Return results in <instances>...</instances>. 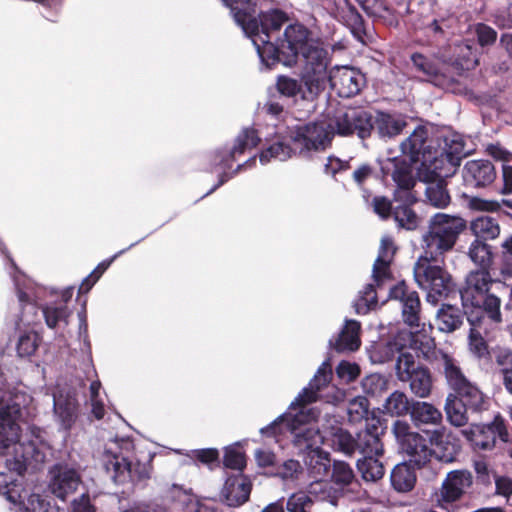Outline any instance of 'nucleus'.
Segmentation results:
<instances>
[{
	"label": "nucleus",
	"mask_w": 512,
	"mask_h": 512,
	"mask_svg": "<svg viewBox=\"0 0 512 512\" xmlns=\"http://www.w3.org/2000/svg\"><path fill=\"white\" fill-rule=\"evenodd\" d=\"M466 226L460 216L436 213L422 235V253L414 265V279L433 305L447 297L453 285L451 275L438 263H443L444 255L454 248Z\"/></svg>",
	"instance_id": "nucleus-1"
},
{
	"label": "nucleus",
	"mask_w": 512,
	"mask_h": 512,
	"mask_svg": "<svg viewBox=\"0 0 512 512\" xmlns=\"http://www.w3.org/2000/svg\"><path fill=\"white\" fill-rule=\"evenodd\" d=\"M17 398L0 388V454L8 455L11 450L14 453L13 458L6 459L5 470L0 471V494L14 504L22 501L23 487L19 478L36 452L32 442H20L17 420L21 416V406Z\"/></svg>",
	"instance_id": "nucleus-2"
},
{
	"label": "nucleus",
	"mask_w": 512,
	"mask_h": 512,
	"mask_svg": "<svg viewBox=\"0 0 512 512\" xmlns=\"http://www.w3.org/2000/svg\"><path fill=\"white\" fill-rule=\"evenodd\" d=\"M500 282L492 277L490 271L471 270L467 273L459 289L462 307L470 325L484 320L485 316L494 323L502 322L501 299L491 292L494 283Z\"/></svg>",
	"instance_id": "nucleus-3"
},
{
	"label": "nucleus",
	"mask_w": 512,
	"mask_h": 512,
	"mask_svg": "<svg viewBox=\"0 0 512 512\" xmlns=\"http://www.w3.org/2000/svg\"><path fill=\"white\" fill-rule=\"evenodd\" d=\"M229 7L235 22L248 37L268 36L278 33L288 21L287 14L280 9H270L257 14L259 0H221Z\"/></svg>",
	"instance_id": "nucleus-4"
},
{
	"label": "nucleus",
	"mask_w": 512,
	"mask_h": 512,
	"mask_svg": "<svg viewBox=\"0 0 512 512\" xmlns=\"http://www.w3.org/2000/svg\"><path fill=\"white\" fill-rule=\"evenodd\" d=\"M302 57L301 81L305 87L304 98H316L322 93L329 82L331 62L330 53L321 40L311 42Z\"/></svg>",
	"instance_id": "nucleus-5"
},
{
	"label": "nucleus",
	"mask_w": 512,
	"mask_h": 512,
	"mask_svg": "<svg viewBox=\"0 0 512 512\" xmlns=\"http://www.w3.org/2000/svg\"><path fill=\"white\" fill-rule=\"evenodd\" d=\"M473 486V475L467 469L448 472L440 487L430 495L433 508L443 512H459V503L466 497Z\"/></svg>",
	"instance_id": "nucleus-6"
},
{
	"label": "nucleus",
	"mask_w": 512,
	"mask_h": 512,
	"mask_svg": "<svg viewBox=\"0 0 512 512\" xmlns=\"http://www.w3.org/2000/svg\"><path fill=\"white\" fill-rule=\"evenodd\" d=\"M335 134L333 124L319 121L297 125L290 138L298 155L308 158L312 153L321 152L330 147Z\"/></svg>",
	"instance_id": "nucleus-7"
},
{
	"label": "nucleus",
	"mask_w": 512,
	"mask_h": 512,
	"mask_svg": "<svg viewBox=\"0 0 512 512\" xmlns=\"http://www.w3.org/2000/svg\"><path fill=\"white\" fill-rule=\"evenodd\" d=\"M260 142L257 131L253 128H244L235 140L232 149H221L211 154L212 164L215 168L222 170L219 181L205 195H209L227 182L234 174H236L245 164H239L237 168L229 174L227 171L232 168L234 161L238 155L243 154L246 150L255 148Z\"/></svg>",
	"instance_id": "nucleus-8"
},
{
	"label": "nucleus",
	"mask_w": 512,
	"mask_h": 512,
	"mask_svg": "<svg viewBox=\"0 0 512 512\" xmlns=\"http://www.w3.org/2000/svg\"><path fill=\"white\" fill-rule=\"evenodd\" d=\"M396 376L401 382H408L411 392L418 398H428L433 389V378L430 370L416 362L414 355L403 352L398 355Z\"/></svg>",
	"instance_id": "nucleus-9"
},
{
	"label": "nucleus",
	"mask_w": 512,
	"mask_h": 512,
	"mask_svg": "<svg viewBox=\"0 0 512 512\" xmlns=\"http://www.w3.org/2000/svg\"><path fill=\"white\" fill-rule=\"evenodd\" d=\"M412 163L404 157L395 156L387 158L380 164L382 175L384 177L391 176L397 186L394 192V200L396 202H406L408 204H415L417 202V196L413 192L416 178L413 173Z\"/></svg>",
	"instance_id": "nucleus-10"
},
{
	"label": "nucleus",
	"mask_w": 512,
	"mask_h": 512,
	"mask_svg": "<svg viewBox=\"0 0 512 512\" xmlns=\"http://www.w3.org/2000/svg\"><path fill=\"white\" fill-rule=\"evenodd\" d=\"M392 432L401 451L415 466L421 468L431 460L434 450L430 447L428 440L419 432L412 431L407 421L396 420L393 423Z\"/></svg>",
	"instance_id": "nucleus-11"
},
{
	"label": "nucleus",
	"mask_w": 512,
	"mask_h": 512,
	"mask_svg": "<svg viewBox=\"0 0 512 512\" xmlns=\"http://www.w3.org/2000/svg\"><path fill=\"white\" fill-rule=\"evenodd\" d=\"M103 466L116 483H124L127 479L141 481L150 477L151 467L140 462L132 463L121 454L106 450L103 454Z\"/></svg>",
	"instance_id": "nucleus-12"
},
{
	"label": "nucleus",
	"mask_w": 512,
	"mask_h": 512,
	"mask_svg": "<svg viewBox=\"0 0 512 512\" xmlns=\"http://www.w3.org/2000/svg\"><path fill=\"white\" fill-rule=\"evenodd\" d=\"M336 134L349 136L354 133L361 139L370 137L374 130V120L370 112L357 107L347 108L338 113L333 121Z\"/></svg>",
	"instance_id": "nucleus-13"
},
{
	"label": "nucleus",
	"mask_w": 512,
	"mask_h": 512,
	"mask_svg": "<svg viewBox=\"0 0 512 512\" xmlns=\"http://www.w3.org/2000/svg\"><path fill=\"white\" fill-rule=\"evenodd\" d=\"M409 414L416 428L428 432L427 428L432 427L430 440L435 444H439L445 431L442 411L430 402L412 401Z\"/></svg>",
	"instance_id": "nucleus-14"
},
{
	"label": "nucleus",
	"mask_w": 512,
	"mask_h": 512,
	"mask_svg": "<svg viewBox=\"0 0 512 512\" xmlns=\"http://www.w3.org/2000/svg\"><path fill=\"white\" fill-rule=\"evenodd\" d=\"M319 39L313 38L311 31L304 25L295 23L288 25L280 38V51L284 55L283 64L292 66L297 62V58L302 54L311 42H317Z\"/></svg>",
	"instance_id": "nucleus-15"
},
{
	"label": "nucleus",
	"mask_w": 512,
	"mask_h": 512,
	"mask_svg": "<svg viewBox=\"0 0 512 512\" xmlns=\"http://www.w3.org/2000/svg\"><path fill=\"white\" fill-rule=\"evenodd\" d=\"M461 434L475 447L481 450H491L499 437L503 442L508 441L509 433L500 417L489 424H471L461 430Z\"/></svg>",
	"instance_id": "nucleus-16"
},
{
	"label": "nucleus",
	"mask_w": 512,
	"mask_h": 512,
	"mask_svg": "<svg viewBox=\"0 0 512 512\" xmlns=\"http://www.w3.org/2000/svg\"><path fill=\"white\" fill-rule=\"evenodd\" d=\"M330 87L339 97L351 98L358 95L366 85L365 75L349 66H335L330 70Z\"/></svg>",
	"instance_id": "nucleus-17"
},
{
	"label": "nucleus",
	"mask_w": 512,
	"mask_h": 512,
	"mask_svg": "<svg viewBox=\"0 0 512 512\" xmlns=\"http://www.w3.org/2000/svg\"><path fill=\"white\" fill-rule=\"evenodd\" d=\"M49 475V490L63 501L76 491L81 482L79 473L66 464H55L49 470Z\"/></svg>",
	"instance_id": "nucleus-18"
},
{
	"label": "nucleus",
	"mask_w": 512,
	"mask_h": 512,
	"mask_svg": "<svg viewBox=\"0 0 512 512\" xmlns=\"http://www.w3.org/2000/svg\"><path fill=\"white\" fill-rule=\"evenodd\" d=\"M389 297L401 302L404 322L410 327H418L421 310L418 293L409 289L407 284L401 281L390 289Z\"/></svg>",
	"instance_id": "nucleus-19"
},
{
	"label": "nucleus",
	"mask_w": 512,
	"mask_h": 512,
	"mask_svg": "<svg viewBox=\"0 0 512 512\" xmlns=\"http://www.w3.org/2000/svg\"><path fill=\"white\" fill-rule=\"evenodd\" d=\"M462 176L466 186L485 188L496 179V170L490 160L474 159L465 163Z\"/></svg>",
	"instance_id": "nucleus-20"
},
{
	"label": "nucleus",
	"mask_w": 512,
	"mask_h": 512,
	"mask_svg": "<svg viewBox=\"0 0 512 512\" xmlns=\"http://www.w3.org/2000/svg\"><path fill=\"white\" fill-rule=\"evenodd\" d=\"M331 376V367L328 361H324L317 369L308 386L301 390L297 397L291 402L289 408L295 409L296 407H303L306 404L315 402L318 398V392L329 383Z\"/></svg>",
	"instance_id": "nucleus-21"
},
{
	"label": "nucleus",
	"mask_w": 512,
	"mask_h": 512,
	"mask_svg": "<svg viewBox=\"0 0 512 512\" xmlns=\"http://www.w3.org/2000/svg\"><path fill=\"white\" fill-rule=\"evenodd\" d=\"M252 485L242 474L233 475L226 479L221 490V498L229 507H239L249 500Z\"/></svg>",
	"instance_id": "nucleus-22"
},
{
	"label": "nucleus",
	"mask_w": 512,
	"mask_h": 512,
	"mask_svg": "<svg viewBox=\"0 0 512 512\" xmlns=\"http://www.w3.org/2000/svg\"><path fill=\"white\" fill-rule=\"evenodd\" d=\"M396 248L393 240L390 237H383L381 239L378 256L373 264L372 278L375 284L380 287L387 280H390L391 270L390 264L393 260Z\"/></svg>",
	"instance_id": "nucleus-23"
},
{
	"label": "nucleus",
	"mask_w": 512,
	"mask_h": 512,
	"mask_svg": "<svg viewBox=\"0 0 512 512\" xmlns=\"http://www.w3.org/2000/svg\"><path fill=\"white\" fill-rule=\"evenodd\" d=\"M428 129L425 126H417L413 133L406 138L400 145L401 151L404 155L409 156L411 162H423L424 157H427L431 152L429 150Z\"/></svg>",
	"instance_id": "nucleus-24"
},
{
	"label": "nucleus",
	"mask_w": 512,
	"mask_h": 512,
	"mask_svg": "<svg viewBox=\"0 0 512 512\" xmlns=\"http://www.w3.org/2000/svg\"><path fill=\"white\" fill-rule=\"evenodd\" d=\"M297 416L292 418L293 430H289V433L293 436L292 442L295 447L302 451L313 452L315 449L320 450V444L322 443V435L320 431L307 425H297Z\"/></svg>",
	"instance_id": "nucleus-25"
},
{
	"label": "nucleus",
	"mask_w": 512,
	"mask_h": 512,
	"mask_svg": "<svg viewBox=\"0 0 512 512\" xmlns=\"http://www.w3.org/2000/svg\"><path fill=\"white\" fill-rule=\"evenodd\" d=\"M383 430L376 424L367 425L356 435V451L364 456H382L384 449L380 435Z\"/></svg>",
	"instance_id": "nucleus-26"
},
{
	"label": "nucleus",
	"mask_w": 512,
	"mask_h": 512,
	"mask_svg": "<svg viewBox=\"0 0 512 512\" xmlns=\"http://www.w3.org/2000/svg\"><path fill=\"white\" fill-rule=\"evenodd\" d=\"M360 329V322L346 320L338 336L329 340V346L339 353L356 351L361 344Z\"/></svg>",
	"instance_id": "nucleus-27"
},
{
	"label": "nucleus",
	"mask_w": 512,
	"mask_h": 512,
	"mask_svg": "<svg viewBox=\"0 0 512 512\" xmlns=\"http://www.w3.org/2000/svg\"><path fill=\"white\" fill-rule=\"evenodd\" d=\"M337 15L342 23L349 28L356 40L365 43L368 36L364 19L349 0H342L337 6Z\"/></svg>",
	"instance_id": "nucleus-28"
},
{
	"label": "nucleus",
	"mask_w": 512,
	"mask_h": 512,
	"mask_svg": "<svg viewBox=\"0 0 512 512\" xmlns=\"http://www.w3.org/2000/svg\"><path fill=\"white\" fill-rule=\"evenodd\" d=\"M450 394L457 395L458 401L461 402L466 409H469L472 414H481L489 409V397L473 382L468 383L456 393Z\"/></svg>",
	"instance_id": "nucleus-29"
},
{
	"label": "nucleus",
	"mask_w": 512,
	"mask_h": 512,
	"mask_svg": "<svg viewBox=\"0 0 512 512\" xmlns=\"http://www.w3.org/2000/svg\"><path fill=\"white\" fill-rule=\"evenodd\" d=\"M406 125L405 117L399 113L377 111L374 119V130L382 139H391L400 135Z\"/></svg>",
	"instance_id": "nucleus-30"
},
{
	"label": "nucleus",
	"mask_w": 512,
	"mask_h": 512,
	"mask_svg": "<svg viewBox=\"0 0 512 512\" xmlns=\"http://www.w3.org/2000/svg\"><path fill=\"white\" fill-rule=\"evenodd\" d=\"M422 165L426 170L425 176L438 180H445L453 176L460 166L441 151L436 152L434 157H431V153L424 157Z\"/></svg>",
	"instance_id": "nucleus-31"
},
{
	"label": "nucleus",
	"mask_w": 512,
	"mask_h": 512,
	"mask_svg": "<svg viewBox=\"0 0 512 512\" xmlns=\"http://www.w3.org/2000/svg\"><path fill=\"white\" fill-rule=\"evenodd\" d=\"M53 409L61 426L65 430L71 429L78 417V401L75 395H54Z\"/></svg>",
	"instance_id": "nucleus-32"
},
{
	"label": "nucleus",
	"mask_w": 512,
	"mask_h": 512,
	"mask_svg": "<svg viewBox=\"0 0 512 512\" xmlns=\"http://www.w3.org/2000/svg\"><path fill=\"white\" fill-rule=\"evenodd\" d=\"M253 45L256 48L257 54L261 60V62L267 67L270 68L274 66L276 63H283L284 55L280 51V37H277L276 42H272L273 37L261 36L250 37Z\"/></svg>",
	"instance_id": "nucleus-33"
},
{
	"label": "nucleus",
	"mask_w": 512,
	"mask_h": 512,
	"mask_svg": "<svg viewBox=\"0 0 512 512\" xmlns=\"http://www.w3.org/2000/svg\"><path fill=\"white\" fill-rule=\"evenodd\" d=\"M438 365L442 367L449 388L456 393L471 381L464 375L456 359L449 354H441Z\"/></svg>",
	"instance_id": "nucleus-34"
},
{
	"label": "nucleus",
	"mask_w": 512,
	"mask_h": 512,
	"mask_svg": "<svg viewBox=\"0 0 512 512\" xmlns=\"http://www.w3.org/2000/svg\"><path fill=\"white\" fill-rule=\"evenodd\" d=\"M424 181L427 182L425 189L426 201L434 208L444 209L451 203V195L447 189L445 180H438L425 176Z\"/></svg>",
	"instance_id": "nucleus-35"
},
{
	"label": "nucleus",
	"mask_w": 512,
	"mask_h": 512,
	"mask_svg": "<svg viewBox=\"0 0 512 512\" xmlns=\"http://www.w3.org/2000/svg\"><path fill=\"white\" fill-rule=\"evenodd\" d=\"M469 229L474 240L491 241L499 237L501 228L497 219L491 216H479L470 222Z\"/></svg>",
	"instance_id": "nucleus-36"
},
{
	"label": "nucleus",
	"mask_w": 512,
	"mask_h": 512,
	"mask_svg": "<svg viewBox=\"0 0 512 512\" xmlns=\"http://www.w3.org/2000/svg\"><path fill=\"white\" fill-rule=\"evenodd\" d=\"M411 61L415 70L421 73L425 77V80L441 87L448 84V79L438 72L436 64L429 57L421 53H413L411 55Z\"/></svg>",
	"instance_id": "nucleus-37"
},
{
	"label": "nucleus",
	"mask_w": 512,
	"mask_h": 512,
	"mask_svg": "<svg viewBox=\"0 0 512 512\" xmlns=\"http://www.w3.org/2000/svg\"><path fill=\"white\" fill-rule=\"evenodd\" d=\"M464 310L451 304H442L437 312L436 322L442 332L451 333L459 329L463 324Z\"/></svg>",
	"instance_id": "nucleus-38"
},
{
	"label": "nucleus",
	"mask_w": 512,
	"mask_h": 512,
	"mask_svg": "<svg viewBox=\"0 0 512 512\" xmlns=\"http://www.w3.org/2000/svg\"><path fill=\"white\" fill-rule=\"evenodd\" d=\"M410 346L419 351L423 358L429 362H439L441 354H446L436 348L435 340L430 335L416 331L410 333Z\"/></svg>",
	"instance_id": "nucleus-39"
},
{
	"label": "nucleus",
	"mask_w": 512,
	"mask_h": 512,
	"mask_svg": "<svg viewBox=\"0 0 512 512\" xmlns=\"http://www.w3.org/2000/svg\"><path fill=\"white\" fill-rule=\"evenodd\" d=\"M467 256L477 266L475 270L490 271L493 265L494 253L487 242L473 240L469 244Z\"/></svg>",
	"instance_id": "nucleus-40"
},
{
	"label": "nucleus",
	"mask_w": 512,
	"mask_h": 512,
	"mask_svg": "<svg viewBox=\"0 0 512 512\" xmlns=\"http://www.w3.org/2000/svg\"><path fill=\"white\" fill-rule=\"evenodd\" d=\"M390 482L397 492L406 493L414 488L416 474L407 463H399L392 469Z\"/></svg>",
	"instance_id": "nucleus-41"
},
{
	"label": "nucleus",
	"mask_w": 512,
	"mask_h": 512,
	"mask_svg": "<svg viewBox=\"0 0 512 512\" xmlns=\"http://www.w3.org/2000/svg\"><path fill=\"white\" fill-rule=\"evenodd\" d=\"M397 353H403L396 340L374 342L367 348V354L372 363L383 364L391 361Z\"/></svg>",
	"instance_id": "nucleus-42"
},
{
	"label": "nucleus",
	"mask_w": 512,
	"mask_h": 512,
	"mask_svg": "<svg viewBox=\"0 0 512 512\" xmlns=\"http://www.w3.org/2000/svg\"><path fill=\"white\" fill-rule=\"evenodd\" d=\"M379 457L374 455L363 456L357 461V469L364 481L376 482L383 478L385 468Z\"/></svg>",
	"instance_id": "nucleus-43"
},
{
	"label": "nucleus",
	"mask_w": 512,
	"mask_h": 512,
	"mask_svg": "<svg viewBox=\"0 0 512 512\" xmlns=\"http://www.w3.org/2000/svg\"><path fill=\"white\" fill-rule=\"evenodd\" d=\"M444 410L446 413V417L448 422L455 427H463L468 421V413H470L469 409L458 401L457 395H451L450 393L447 395Z\"/></svg>",
	"instance_id": "nucleus-44"
},
{
	"label": "nucleus",
	"mask_w": 512,
	"mask_h": 512,
	"mask_svg": "<svg viewBox=\"0 0 512 512\" xmlns=\"http://www.w3.org/2000/svg\"><path fill=\"white\" fill-rule=\"evenodd\" d=\"M332 482L342 495L343 491L355 482V474L351 466L341 460H335L332 468Z\"/></svg>",
	"instance_id": "nucleus-45"
},
{
	"label": "nucleus",
	"mask_w": 512,
	"mask_h": 512,
	"mask_svg": "<svg viewBox=\"0 0 512 512\" xmlns=\"http://www.w3.org/2000/svg\"><path fill=\"white\" fill-rule=\"evenodd\" d=\"M411 402L403 391L395 390L386 399L384 411L391 416H404L410 413Z\"/></svg>",
	"instance_id": "nucleus-46"
},
{
	"label": "nucleus",
	"mask_w": 512,
	"mask_h": 512,
	"mask_svg": "<svg viewBox=\"0 0 512 512\" xmlns=\"http://www.w3.org/2000/svg\"><path fill=\"white\" fill-rule=\"evenodd\" d=\"M276 89L277 91L284 97L287 98H295L300 95L303 100H313L314 98H304L305 95V87L300 80L292 78L287 75H279L276 79Z\"/></svg>",
	"instance_id": "nucleus-47"
},
{
	"label": "nucleus",
	"mask_w": 512,
	"mask_h": 512,
	"mask_svg": "<svg viewBox=\"0 0 512 512\" xmlns=\"http://www.w3.org/2000/svg\"><path fill=\"white\" fill-rule=\"evenodd\" d=\"M308 456L309 459L306 465L310 477L314 480L323 479L328 473L330 460L321 449H315L313 452L308 453Z\"/></svg>",
	"instance_id": "nucleus-48"
},
{
	"label": "nucleus",
	"mask_w": 512,
	"mask_h": 512,
	"mask_svg": "<svg viewBox=\"0 0 512 512\" xmlns=\"http://www.w3.org/2000/svg\"><path fill=\"white\" fill-rule=\"evenodd\" d=\"M309 493L314 495L317 500L328 501L336 505L338 498L341 496L340 490L332 486V484L323 479L313 480L309 485Z\"/></svg>",
	"instance_id": "nucleus-49"
},
{
	"label": "nucleus",
	"mask_w": 512,
	"mask_h": 512,
	"mask_svg": "<svg viewBox=\"0 0 512 512\" xmlns=\"http://www.w3.org/2000/svg\"><path fill=\"white\" fill-rule=\"evenodd\" d=\"M393 210V218L397 225L406 230H415L419 225V217L411 208L412 204L400 202Z\"/></svg>",
	"instance_id": "nucleus-50"
},
{
	"label": "nucleus",
	"mask_w": 512,
	"mask_h": 512,
	"mask_svg": "<svg viewBox=\"0 0 512 512\" xmlns=\"http://www.w3.org/2000/svg\"><path fill=\"white\" fill-rule=\"evenodd\" d=\"M295 155L298 153L293 144L290 146L283 142H276L261 152L260 162L266 164L271 159L285 161Z\"/></svg>",
	"instance_id": "nucleus-51"
},
{
	"label": "nucleus",
	"mask_w": 512,
	"mask_h": 512,
	"mask_svg": "<svg viewBox=\"0 0 512 512\" xmlns=\"http://www.w3.org/2000/svg\"><path fill=\"white\" fill-rule=\"evenodd\" d=\"M45 322L49 328H55L59 323L63 322L68 324V318L71 315V310L66 304L56 305H45L42 308Z\"/></svg>",
	"instance_id": "nucleus-52"
},
{
	"label": "nucleus",
	"mask_w": 512,
	"mask_h": 512,
	"mask_svg": "<svg viewBox=\"0 0 512 512\" xmlns=\"http://www.w3.org/2000/svg\"><path fill=\"white\" fill-rule=\"evenodd\" d=\"M464 148L463 138L459 134H452L444 137V146L440 151L460 165L466 155Z\"/></svg>",
	"instance_id": "nucleus-53"
},
{
	"label": "nucleus",
	"mask_w": 512,
	"mask_h": 512,
	"mask_svg": "<svg viewBox=\"0 0 512 512\" xmlns=\"http://www.w3.org/2000/svg\"><path fill=\"white\" fill-rule=\"evenodd\" d=\"M377 305V293L372 283L366 284L354 301V309L357 314H367L371 308Z\"/></svg>",
	"instance_id": "nucleus-54"
},
{
	"label": "nucleus",
	"mask_w": 512,
	"mask_h": 512,
	"mask_svg": "<svg viewBox=\"0 0 512 512\" xmlns=\"http://www.w3.org/2000/svg\"><path fill=\"white\" fill-rule=\"evenodd\" d=\"M482 322L483 320H480L477 324L470 325V332L468 336L469 350L479 359L489 355L488 345L479 331Z\"/></svg>",
	"instance_id": "nucleus-55"
},
{
	"label": "nucleus",
	"mask_w": 512,
	"mask_h": 512,
	"mask_svg": "<svg viewBox=\"0 0 512 512\" xmlns=\"http://www.w3.org/2000/svg\"><path fill=\"white\" fill-rule=\"evenodd\" d=\"M292 418L291 414L284 413L267 426L261 428L260 433L266 437H277L289 433V430H293Z\"/></svg>",
	"instance_id": "nucleus-56"
},
{
	"label": "nucleus",
	"mask_w": 512,
	"mask_h": 512,
	"mask_svg": "<svg viewBox=\"0 0 512 512\" xmlns=\"http://www.w3.org/2000/svg\"><path fill=\"white\" fill-rule=\"evenodd\" d=\"M332 442L335 449L348 456L356 452V437L354 438L347 430L338 429L333 434Z\"/></svg>",
	"instance_id": "nucleus-57"
},
{
	"label": "nucleus",
	"mask_w": 512,
	"mask_h": 512,
	"mask_svg": "<svg viewBox=\"0 0 512 512\" xmlns=\"http://www.w3.org/2000/svg\"><path fill=\"white\" fill-rule=\"evenodd\" d=\"M369 413V401L364 396H357L349 401L347 407L350 422H359L366 419Z\"/></svg>",
	"instance_id": "nucleus-58"
},
{
	"label": "nucleus",
	"mask_w": 512,
	"mask_h": 512,
	"mask_svg": "<svg viewBox=\"0 0 512 512\" xmlns=\"http://www.w3.org/2000/svg\"><path fill=\"white\" fill-rule=\"evenodd\" d=\"M312 504L313 501L309 495L297 492L288 498L286 508L288 512H310Z\"/></svg>",
	"instance_id": "nucleus-59"
},
{
	"label": "nucleus",
	"mask_w": 512,
	"mask_h": 512,
	"mask_svg": "<svg viewBox=\"0 0 512 512\" xmlns=\"http://www.w3.org/2000/svg\"><path fill=\"white\" fill-rule=\"evenodd\" d=\"M19 512H56L55 508L49 502L43 499L39 494H30L27 501Z\"/></svg>",
	"instance_id": "nucleus-60"
},
{
	"label": "nucleus",
	"mask_w": 512,
	"mask_h": 512,
	"mask_svg": "<svg viewBox=\"0 0 512 512\" xmlns=\"http://www.w3.org/2000/svg\"><path fill=\"white\" fill-rule=\"evenodd\" d=\"M495 363L500 367L501 375L512 371V350L507 347L497 346L492 349Z\"/></svg>",
	"instance_id": "nucleus-61"
},
{
	"label": "nucleus",
	"mask_w": 512,
	"mask_h": 512,
	"mask_svg": "<svg viewBox=\"0 0 512 512\" xmlns=\"http://www.w3.org/2000/svg\"><path fill=\"white\" fill-rule=\"evenodd\" d=\"M372 18L375 22H380L388 27H396L399 23L396 11L389 7L385 1L382 2Z\"/></svg>",
	"instance_id": "nucleus-62"
},
{
	"label": "nucleus",
	"mask_w": 512,
	"mask_h": 512,
	"mask_svg": "<svg viewBox=\"0 0 512 512\" xmlns=\"http://www.w3.org/2000/svg\"><path fill=\"white\" fill-rule=\"evenodd\" d=\"M362 388L366 394L377 395L386 388V379L378 373L370 374L362 380Z\"/></svg>",
	"instance_id": "nucleus-63"
},
{
	"label": "nucleus",
	"mask_w": 512,
	"mask_h": 512,
	"mask_svg": "<svg viewBox=\"0 0 512 512\" xmlns=\"http://www.w3.org/2000/svg\"><path fill=\"white\" fill-rule=\"evenodd\" d=\"M223 464L226 468L242 471L246 466L245 454L235 448L227 449L223 457Z\"/></svg>",
	"instance_id": "nucleus-64"
}]
</instances>
